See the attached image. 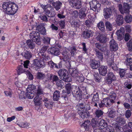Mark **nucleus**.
Wrapping results in <instances>:
<instances>
[{
  "label": "nucleus",
  "instance_id": "obj_1",
  "mask_svg": "<svg viewBox=\"0 0 132 132\" xmlns=\"http://www.w3.org/2000/svg\"><path fill=\"white\" fill-rule=\"evenodd\" d=\"M3 8L6 12V13L9 15L14 14L18 10L17 5L14 3L9 2L3 3Z\"/></svg>",
  "mask_w": 132,
  "mask_h": 132
},
{
  "label": "nucleus",
  "instance_id": "obj_2",
  "mask_svg": "<svg viewBox=\"0 0 132 132\" xmlns=\"http://www.w3.org/2000/svg\"><path fill=\"white\" fill-rule=\"evenodd\" d=\"M86 88L83 86H74L73 89L72 93L75 95V96L79 99H80L82 97V91H86Z\"/></svg>",
  "mask_w": 132,
  "mask_h": 132
},
{
  "label": "nucleus",
  "instance_id": "obj_3",
  "mask_svg": "<svg viewBox=\"0 0 132 132\" xmlns=\"http://www.w3.org/2000/svg\"><path fill=\"white\" fill-rule=\"evenodd\" d=\"M68 72V71L67 70L62 69L58 71V73L61 79L65 82H69L70 80L67 75Z\"/></svg>",
  "mask_w": 132,
  "mask_h": 132
},
{
  "label": "nucleus",
  "instance_id": "obj_4",
  "mask_svg": "<svg viewBox=\"0 0 132 132\" xmlns=\"http://www.w3.org/2000/svg\"><path fill=\"white\" fill-rule=\"evenodd\" d=\"M39 33L35 31H32L30 34V38L31 40L35 42L38 44H41L40 37Z\"/></svg>",
  "mask_w": 132,
  "mask_h": 132
},
{
  "label": "nucleus",
  "instance_id": "obj_5",
  "mask_svg": "<svg viewBox=\"0 0 132 132\" xmlns=\"http://www.w3.org/2000/svg\"><path fill=\"white\" fill-rule=\"evenodd\" d=\"M115 9L113 6L106 8L104 9L103 15L106 19L110 18L112 14V12Z\"/></svg>",
  "mask_w": 132,
  "mask_h": 132
},
{
  "label": "nucleus",
  "instance_id": "obj_6",
  "mask_svg": "<svg viewBox=\"0 0 132 132\" xmlns=\"http://www.w3.org/2000/svg\"><path fill=\"white\" fill-rule=\"evenodd\" d=\"M90 9L96 12L99 10L98 9L101 6V5L99 2L96 0H92L89 2Z\"/></svg>",
  "mask_w": 132,
  "mask_h": 132
},
{
  "label": "nucleus",
  "instance_id": "obj_7",
  "mask_svg": "<svg viewBox=\"0 0 132 132\" xmlns=\"http://www.w3.org/2000/svg\"><path fill=\"white\" fill-rule=\"evenodd\" d=\"M116 79V77L113 73L112 72H109L108 73L106 82L108 84H110L113 81L115 80Z\"/></svg>",
  "mask_w": 132,
  "mask_h": 132
},
{
  "label": "nucleus",
  "instance_id": "obj_8",
  "mask_svg": "<svg viewBox=\"0 0 132 132\" xmlns=\"http://www.w3.org/2000/svg\"><path fill=\"white\" fill-rule=\"evenodd\" d=\"M125 31L124 28L121 27L116 32V34L117 36L118 40L121 41L123 39L125 34Z\"/></svg>",
  "mask_w": 132,
  "mask_h": 132
},
{
  "label": "nucleus",
  "instance_id": "obj_9",
  "mask_svg": "<svg viewBox=\"0 0 132 132\" xmlns=\"http://www.w3.org/2000/svg\"><path fill=\"white\" fill-rule=\"evenodd\" d=\"M123 5V8L120 9L121 13L122 14H124V13H129L130 7L129 4L127 3H124Z\"/></svg>",
  "mask_w": 132,
  "mask_h": 132
},
{
  "label": "nucleus",
  "instance_id": "obj_10",
  "mask_svg": "<svg viewBox=\"0 0 132 132\" xmlns=\"http://www.w3.org/2000/svg\"><path fill=\"white\" fill-rule=\"evenodd\" d=\"M35 59L33 60V64L34 65L39 68H43L45 66L44 62L42 60Z\"/></svg>",
  "mask_w": 132,
  "mask_h": 132
},
{
  "label": "nucleus",
  "instance_id": "obj_11",
  "mask_svg": "<svg viewBox=\"0 0 132 132\" xmlns=\"http://www.w3.org/2000/svg\"><path fill=\"white\" fill-rule=\"evenodd\" d=\"M93 32L90 30H86L82 34V36L84 39H88L93 36Z\"/></svg>",
  "mask_w": 132,
  "mask_h": 132
},
{
  "label": "nucleus",
  "instance_id": "obj_12",
  "mask_svg": "<svg viewBox=\"0 0 132 132\" xmlns=\"http://www.w3.org/2000/svg\"><path fill=\"white\" fill-rule=\"evenodd\" d=\"M47 51L52 55L55 56H58L60 54V52L59 49L56 48L52 47L48 48Z\"/></svg>",
  "mask_w": 132,
  "mask_h": 132
},
{
  "label": "nucleus",
  "instance_id": "obj_13",
  "mask_svg": "<svg viewBox=\"0 0 132 132\" xmlns=\"http://www.w3.org/2000/svg\"><path fill=\"white\" fill-rule=\"evenodd\" d=\"M72 4V7L76 9H79L81 7V2L78 0H69Z\"/></svg>",
  "mask_w": 132,
  "mask_h": 132
},
{
  "label": "nucleus",
  "instance_id": "obj_14",
  "mask_svg": "<svg viewBox=\"0 0 132 132\" xmlns=\"http://www.w3.org/2000/svg\"><path fill=\"white\" fill-rule=\"evenodd\" d=\"M109 54L108 52L105 54V56L106 58L107 62L108 65L112 69H113V67L112 66L114 64L113 59L111 56L109 57Z\"/></svg>",
  "mask_w": 132,
  "mask_h": 132
},
{
  "label": "nucleus",
  "instance_id": "obj_15",
  "mask_svg": "<svg viewBox=\"0 0 132 132\" xmlns=\"http://www.w3.org/2000/svg\"><path fill=\"white\" fill-rule=\"evenodd\" d=\"M70 55L66 56H63V57L62 60L65 63L66 65L69 69H70L71 68V65L70 64Z\"/></svg>",
  "mask_w": 132,
  "mask_h": 132
},
{
  "label": "nucleus",
  "instance_id": "obj_16",
  "mask_svg": "<svg viewBox=\"0 0 132 132\" xmlns=\"http://www.w3.org/2000/svg\"><path fill=\"white\" fill-rule=\"evenodd\" d=\"M90 65L93 69H96L100 66V63L98 61L93 59L91 61Z\"/></svg>",
  "mask_w": 132,
  "mask_h": 132
},
{
  "label": "nucleus",
  "instance_id": "obj_17",
  "mask_svg": "<svg viewBox=\"0 0 132 132\" xmlns=\"http://www.w3.org/2000/svg\"><path fill=\"white\" fill-rule=\"evenodd\" d=\"M110 47L112 51H116L118 48V45L114 39H112L110 42Z\"/></svg>",
  "mask_w": 132,
  "mask_h": 132
},
{
  "label": "nucleus",
  "instance_id": "obj_18",
  "mask_svg": "<svg viewBox=\"0 0 132 132\" xmlns=\"http://www.w3.org/2000/svg\"><path fill=\"white\" fill-rule=\"evenodd\" d=\"M96 39L102 43H105L107 42L106 37L100 34H99L96 37Z\"/></svg>",
  "mask_w": 132,
  "mask_h": 132
},
{
  "label": "nucleus",
  "instance_id": "obj_19",
  "mask_svg": "<svg viewBox=\"0 0 132 132\" xmlns=\"http://www.w3.org/2000/svg\"><path fill=\"white\" fill-rule=\"evenodd\" d=\"M103 101L105 104V106L106 107H110L112 104L115 102L114 101L110 100V98L108 97L104 98Z\"/></svg>",
  "mask_w": 132,
  "mask_h": 132
},
{
  "label": "nucleus",
  "instance_id": "obj_20",
  "mask_svg": "<svg viewBox=\"0 0 132 132\" xmlns=\"http://www.w3.org/2000/svg\"><path fill=\"white\" fill-rule=\"evenodd\" d=\"M43 102L44 103L45 105L46 108H51L52 107V103L49 100L46 98H44L42 100Z\"/></svg>",
  "mask_w": 132,
  "mask_h": 132
},
{
  "label": "nucleus",
  "instance_id": "obj_21",
  "mask_svg": "<svg viewBox=\"0 0 132 132\" xmlns=\"http://www.w3.org/2000/svg\"><path fill=\"white\" fill-rule=\"evenodd\" d=\"M65 88L66 89V91L64 90H63V94H66L65 93L69 94L71 93V85L70 83H68L65 86Z\"/></svg>",
  "mask_w": 132,
  "mask_h": 132
},
{
  "label": "nucleus",
  "instance_id": "obj_22",
  "mask_svg": "<svg viewBox=\"0 0 132 132\" xmlns=\"http://www.w3.org/2000/svg\"><path fill=\"white\" fill-rule=\"evenodd\" d=\"M92 101L94 103V106L97 107V103L99 101V94L97 93H96L95 94H94L93 96Z\"/></svg>",
  "mask_w": 132,
  "mask_h": 132
},
{
  "label": "nucleus",
  "instance_id": "obj_23",
  "mask_svg": "<svg viewBox=\"0 0 132 132\" xmlns=\"http://www.w3.org/2000/svg\"><path fill=\"white\" fill-rule=\"evenodd\" d=\"M124 19L122 16L121 15H118L116 16V22L118 25H122L123 23Z\"/></svg>",
  "mask_w": 132,
  "mask_h": 132
},
{
  "label": "nucleus",
  "instance_id": "obj_24",
  "mask_svg": "<svg viewBox=\"0 0 132 132\" xmlns=\"http://www.w3.org/2000/svg\"><path fill=\"white\" fill-rule=\"evenodd\" d=\"M103 112L101 110H96L95 113V118L101 119L103 117Z\"/></svg>",
  "mask_w": 132,
  "mask_h": 132
},
{
  "label": "nucleus",
  "instance_id": "obj_25",
  "mask_svg": "<svg viewBox=\"0 0 132 132\" xmlns=\"http://www.w3.org/2000/svg\"><path fill=\"white\" fill-rule=\"evenodd\" d=\"M96 47L101 51L102 52H106V53L108 52V50L107 49L106 46H103V45L98 43L95 44Z\"/></svg>",
  "mask_w": 132,
  "mask_h": 132
},
{
  "label": "nucleus",
  "instance_id": "obj_26",
  "mask_svg": "<svg viewBox=\"0 0 132 132\" xmlns=\"http://www.w3.org/2000/svg\"><path fill=\"white\" fill-rule=\"evenodd\" d=\"M22 54L25 58L27 59H29L32 57V54L31 53L26 50H24Z\"/></svg>",
  "mask_w": 132,
  "mask_h": 132
},
{
  "label": "nucleus",
  "instance_id": "obj_27",
  "mask_svg": "<svg viewBox=\"0 0 132 132\" xmlns=\"http://www.w3.org/2000/svg\"><path fill=\"white\" fill-rule=\"evenodd\" d=\"M107 67L101 66L98 68L100 73L103 76H105L107 73Z\"/></svg>",
  "mask_w": 132,
  "mask_h": 132
},
{
  "label": "nucleus",
  "instance_id": "obj_28",
  "mask_svg": "<svg viewBox=\"0 0 132 132\" xmlns=\"http://www.w3.org/2000/svg\"><path fill=\"white\" fill-rule=\"evenodd\" d=\"M95 51L96 57L97 58L100 60L102 61L103 59V53L97 49L95 50Z\"/></svg>",
  "mask_w": 132,
  "mask_h": 132
},
{
  "label": "nucleus",
  "instance_id": "obj_29",
  "mask_svg": "<svg viewBox=\"0 0 132 132\" xmlns=\"http://www.w3.org/2000/svg\"><path fill=\"white\" fill-rule=\"evenodd\" d=\"M99 129L101 130L104 129V128L107 125V123L106 121L103 120V119H101L99 122Z\"/></svg>",
  "mask_w": 132,
  "mask_h": 132
},
{
  "label": "nucleus",
  "instance_id": "obj_30",
  "mask_svg": "<svg viewBox=\"0 0 132 132\" xmlns=\"http://www.w3.org/2000/svg\"><path fill=\"white\" fill-rule=\"evenodd\" d=\"M32 40L30 39L27 40L26 42L27 47L30 49H34L35 47V44Z\"/></svg>",
  "mask_w": 132,
  "mask_h": 132
},
{
  "label": "nucleus",
  "instance_id": "obj_31",
  "mask_svg": "<svg viewBox=\"0 0 132 132\" xmlns=\"http://www.w3.org/2000/svg\"><path fill=\"white\" fill-rule=\"evenodd\" d=\"M60 94L59 91L56 90L53 94V99L54 101H57L60 97Z\"/></svg>",
  "mask_w": 132,
  "mask_h": 132
},
{
  "label": "nucleus",
  "instance_id": "obj_32",
  "mask_svg": "<svg viewBox=\"0 0 132 132\" xmlns=\"http://www.w3.org/2000/svg\"><path fill=\"white\" fill-rule=\"evenodd\" d=\"M45 74L41 72H38L36 75V79L39 80H43L46 78Z\"/></svg>",
  "mask_w": 132,
  "mask_h": 132
},
{
  "label": "nucleus",
  "instance_id": "obj_33",
  "mask_svg": "<svg viewBox=\"0 0 132 132\" xmlns=\"http://www.w3.org/2000/svg\"><path fill=\"white\" fill-rule=\"evenodd\" d=\"M38 55L39 56V57H38V58L41 59H43L44 60H46V59H48L50 58L48 56H46V54L44 52H40L38 53Z\"/></svg>",
  "mask_w": 132,
  "mask_h": 132
},
{
  "label": "nucleus",
  "instance_id": "obj_34",
  "mask_svg": "<svg viewBox=\"0 0 132 132\" xmlns=\"http://www.w3.org/2000/svg\"><path fill=\"white\" fill-rule=\"evenodd\" d=\"M44 92L42 88L40 85H38L37 90L36 93V96L37 97H40V95L44 94Z\"/></svg>",
  "mask_w": 132,
  "mask_h": 132
},
{
  "label": "nucleus",
  "instance_id": "obj_35",
  "mask_svg": "<svg viewBox=\"0 0 132 132\" xmlns=\"http://www.w3.org/2000/svg\"><path fill=\"white\" fill-rule=\"evenodd\" d=\"M80 116L82 119H85L90 116V114L88 111H83L80 112L79 113Z\"/></svg>",
  "mask_w": 132,
  "mask_h": 132
},
{
  "label": "nucleus",
  "instance_id": "obj_36",
  "mask_svg": "<svg viewBox=\"0 0 132 132\" xmlns=\"http://www.w3.org/2000/svg\"><path fill=\"white\" fill-rule=\"evenodd\" d=\"M86 9L85 8L81 9L79 11V17L80 19H83L86 16L85 13Z\"/></svg>",
  "mask_w": 132,
  "mask_h": 132
},
{
  "label": "nucleus",
  "instance_id": "obj_37",
  "mask_svg": "<svg viewBox=\"0 0 132 132\" xmlns=\"http://www.w3.org/2000/svg\"><path fill=\"white\" fill-rule=\"evenodd\" d=\"M52 5L53 7L57 11H58L60 9L62 5V3L59 1L52 3Z\"/></svg>",
  "mask_w": 132,
  "mask_h": 132
},
{
  "label": "nucleus",
  "instance_id": "obj_38",
  "mask_svg": "<svg viewBox=\"0 0 132 132\" xmlns=\"http://www.w3.org/2000/svg\"><path fill=\"white\" fill-rule=\"evenodd\" d=\"M40 97L36 96L34 98V101L36 106H39L40 105L41 100L42 99L40 98Z\"/></svg>",
  "mask_w": 132,
  "mask_h": 132
},
{
  "label": "nucleus",
  "instance_id": "obj_39",
  "mask_svg": "<svg viewBox=\"0 0 132 132\" xmlns=\"http://www.w3.org/2000/svg\"><path fill=\"white\" fill-rule=\"evenodd\" d=\"M59 79L57 76L53 74H51L49 78V80L53 83L56 82Z\"/></svg>",
  "mask_w": 132,
  "mask_h": 132
},
{
  "label": "nucleus",
  "instance_id": "obj_40",
  "mask_svg": "<svg viewBox=\"0 0 132 132\" xmlns=\"http://www.w3.org/2000/svg\"><path fill=\"white\" fill-rule=\"evenodd\" d=\"M116 121L120 125H123L126 123V120L123 117H117Z\"/></svg>",
  "mask_w": 132,
  "mask_h": 132
},
{
  "label": "nucleus",
  "instance_id": "obj_41",
  "mask_svg": "<svg viewBox=\"0 0 132 132\" xmlns=\"http://www.w3.org/2000/svg\"><path fill=\"white\" fill-rule=\"evenodd\" d=\"M72 70V71L71 73L73 77L76 78L78 76L80 75V73L77 69Z\"/></svg>",
  "mask_w": 132,
  "mask_h": 132
},
{
  "label": "nucleus",
  "instance_id": "obj_42",
  "mask_svg": "<svg viewBox=\"0 0 132 132\" xmlns=\"http://www.w3.org/2000/svg\"><path fill=\"white\" fill-rule=\"evenodd\" d=\"M18 74L20 75L21 73L25 72L26 70L22 65V66H19L18 67L17 70Z\"/></svg>",
  "mask_w": 132,
  "mask_h": 132
},
{
  "label": "nucleus",
  "instance_id": "obj_43",
  "mask_svg": "<svg viewBox=\"0 0 132 132\" xmlns=\"http://www.w3.org/2000/svg\"><path fill=\"white\" fill-rule=\"evenodd\" d=\"M105 26L106 29L108 31H111L113 29V26L109 22L106 21L105 23Z\"/></svg>",
  "mask_w": 132,
  "mask_h": 132
},
{
  "label": "nucleus",
  "instance_id": "obj_44",
  "mask_svg": "<svg viewBox=\"0 0 132 132\" xmlns=\"http://www.w3.org/2000/svg\"><path fill=\"white\" fill-rule=\"evenodd\" d=\"M56 85L58 87L62 88L63 87L64 83L62 80L59 79L56 82Z\"/></svg>",
  "mask_w": 132,
  "mask_h": 132
},
{
  "label": "nucleus",
  "instance_id": "obj_45",
  "mask_svg": "<svg viewBox=\"0 0 132 132\" xmlns=\"http://www.w3.org/2000/svg\"><path fill=\"white\" fill-rule=\"evenodd\" d=\"M77 110L78 111H81L84 110H88L82 103L80 104L77 106Z\"/></svg>",
  "mask_w": 132,
  "mask_h": 132
},
{
  "label": "nucleus",
  "instance_id": "obj_46",
  "mask_svg": "<svg viewBox=\"0 0 132 132\" xmlns=\"http://www.w3.org/2000/svg\"><path fill=\"white\" fill-rule=\"evenodd\" d=\"M102 131L103 132H114V130L113 128L110 126H107Z\"/></svg>",
  "mask_w": 132,
  "mask_h": 132
},
{
  "label": "nucleus",
  "instance_id": "obj_47",
  "mask_svg": "<svg viewBox=\"0 0 132 132\" xmlns=\"http://www.w3.org/2000/svg\"><path fill=\"white\" fill-rule=\"evenodd\" d=\"M50 5H46L44 6L43 9H45V13L46 14L47 16L51 12L50 10H51V7H50Z\"/></svg>",
  "mask_w": 132,
  "mask_h": 132
},
{
  "label": "nucleus",
  "instance_id": "obj_48",
  "mask_svg": "<svg viewBox=\"0 0 132 132\" xmlns=\"http://www.w3.org/2000/svg\"><path fill=\"white\" fill-rule=\"evenodd\" d=\"M125 20L127 23H130L132 21V16L130 14L126 16L124 18Z\"/></svg>",
  "mask_w": 132,
  "mask_h": 132
},
{
  "label": "nucleus",
  "instance_id": "obj_49",
  "mask_svg": "<svg viewBox=\"0 0 132 132\" xmlns=\"http://www.w3.org/2000/svg\"><path fill=\"white\" fill-rule=\"evenodd\" d=\"M126 62L127 64L132 63V55L130 54H127L126 56Z\"/></svg>",
  "mask_w": 132,
  "mask_h": 132
},
{
  "label": "nucleus",
  "instance_id": "obj_50",
  "mask_svg": "<svg viewBox=\"0 0 132 132\" xmlns=\"http://www.w3.org/2000/svg\"><path fill=\"white\" fill-rule=\"evenodd\" d=\"M26 94L27 97L29 99L32 98L34 96V93L32 91H27Z\"/></svg>",
  "mask_w": 132,
  "mask_h": 132
},
{
  "label": "nucleus",
  "instance_id": "obj_51",
  "mask_svg": "<svg viewBox=\"0 0 132 132\" xmlns=\"http://www.w3.org/2000/svg\"><path fill=\"white\" fill-rule=\"evenodd\" d=\"M97 26L99 29L102 31H104L105 27L103 22H100L98 24Z\"/></svg>",
  "mask_w": 132,
  "mask_h": 132
},
{
  "label": "nucleus",
  "instance_id": "obj_52",
  "mask_svg": "<svg viewBox=\"0 0 132 132\" xmlns=\"http://www.w3.org/2000/svg\"><path fill=\"white\" fill-rule=\"evenodd\" d=\"M109 97L110 100L114 101L116 98V94L114 92L112 91L110 94Z\"/></svg>",
  "mask_w": 132,
  "mask_h": 132
},
{
  "label": "nucleus",
  "instance_id": "obj_53",
  "mask_svg": "<svg viewBox=\"0 0 132 132\" xmlns=\"http://www.w3.org/2000/svg\"><path fill=\"white\" fill-rule=\"evenodd\" d=\"M43 43L44 44L48 45L50 43L51 38H50L47 37H44L43 38Z\"/></svg>",
  "mask_w": 132,
  "mask_h": 132
},
{
  "label": "nucleus",
  "instance_id": "obj_54",
  "mask_svg": "<svg viewBox=\"0 0 132 132\" xmlns=\"http://www.w3.org/2000/svg\"><path fill=\"white\" fill-rule=\"evenodd\" d=\"M46 24L45 23H41L38 25H36V30H40L41 29L44 28V26Z\"/></svg>",
  "mask_w": 132,
  "mask_h": 132
},
{
  "label": "nucleus",
  "instance_id": "obj_55",
  "mask_svg": "<svg viewBox=\"0 0 132 132\" xmlns=\"http://www.w3.org/2000/svg\"><path fill=\"white\" fill-rule=\"evenodd\" d=\"M127 45L128 50L132 51V39H131L127 42Z\"/></svg>",
  "mask_w": 132,
  "mask_h": 132
},
{
  "label": "nucleus",
  "instance_id": "obj_56",
  "mask_svg": "<svg viewBox=\"0 0 132 132\" xmlns=\"http://www.w3.org/2000/svg\"><path fill=\"white\" fill-rule=\"evenodd\" d=\"M116 111L113 110H111L108 113V116L111 118H114L116 116Z\"/></svg>",
  "mask_w": 132,
  "mask_h": 132
},
{
  "label": "nucleus",
  "instance_id": "obj_57",
  "mask_svg": "<svg viewBox=\"0 0 132 132\" xmlns=\"http://www.w3.org/2000/svg\"><path fill=\"white\" fill-rule=\"evenodd\" d=\"M71 25L72 27L77 28L79 27V23L77 21H74L71 23Z\"/></svg>",
  "mask_w": 132,
  "mask_h": 132
},
{
  "label": "nucleus",
  "instance_id": "obj_58",
  "mask_svg": "<svg viewBox=\"0 0 132 132\" xmlns=\"http://www.w3.org/2000/svg\"><path fill=\"white\" fill-rule=\"evenodd\" d=\"M76 48L75 46L72 47L71 48L70 53L72 56H73L76 54Z\"/></svg>",
  "mask_w": 132,
  "mask_h": 132
},
{
  "label": "nucleus",
  "instance_id": "obj_59",
  "mask_svg": "<svg viewBox=\"0 0 132 132\" xmlns=\"http://www.w3.org/2000/svg\"><path fill=\"white\" fill-rule=\"evenodd\" d=\"M36 88V86L34 85H29L27 89V91H32V90H35Z\"/></svg>",
  "mask_w": 132,
  "mask_h": 132
},
{
  "label": "nucleus",
  "instance_id": "obj_60",
  "mask_svg": "<svg viewBox=\"0 0 132 132\" xmlns=\"http://www.w3.org/2000/svg\"><path fill=\"white\" fill-rule=\"evenodd\" d=\"M92 24L93 23L91 20H87L85 21V25L88 27H91L92 26Z\"/></svg>",
  "mask_w": 132,
  "mask_h": 132
},
{
  "label": "nucleus",
  "instance_id": "obj_61",
  "mask_svg": "<svg viewBox=\"0 0 132 132\" xmlns=\"http://www.w3.org/2000/svg\"><path fill=\"white\" fill-rule=\"evenodd\" d=\"M115 129L117 132H122L123 131V128L118 125L116 126Z\"/></svg>",
  "mask_w": 132,
  "mask_h": 132
},
{
  "label": "nucleus",
  "instance_id": "obj_62",
  "mask_svg": "<svg viewBox=\"0 0 132 132\" xmlns=\"http://www.w3.org/2000/svg\"><path fill=\"white\" fill-rule=\"evenodd\" d=\"M131 111L129 110L126 111L125 113V117L127 119H129L131 116Z\"/></svg>",
  "mask_w": 132,
  "mask_h": 132
},
{
  "label": "nucleus",
  "instance_id": "obj_63",
  "mask_svg": "<svg viewBox=\"0 0 132 132\" xmlns=\"http://www.w3.org/2000/svg\"><path fill=\"white\" fill-rule=\"evenodd\" d=\"M82 50L86 54H88V49L86 48V43H82Z\"/></svg>",
  "mask_w": 132,
  "mask_h": 132
},
{
  "label": "nucleus",
  "instance_id": "obj_64",
  "mask_svg": "<svg viewBox=\"0 0 132 132\" xmlns=\"http://www.w3.org/2000/svg\"><path fill=\"white\" fill-rule=\"evenodd\" d=\"M71 14L72 16L76 18L78 16V12L77 11H71Z\"/></svg>",
  "mask_w": 132,
  "mask_h": 132
}]
</instances>
